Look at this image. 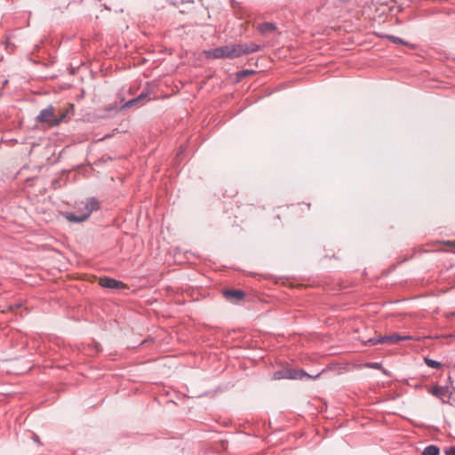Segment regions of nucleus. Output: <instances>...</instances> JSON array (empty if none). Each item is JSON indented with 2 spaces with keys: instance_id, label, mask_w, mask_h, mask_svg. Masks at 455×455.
<instances>
[{
  "instance_id": "f257e3e1",
  "label": "nucleus",
  "mask_w": 455,
  "mask_h": 455,
  "mask_svg": "<svg viewBox=\"0 0 455 455\" xmlns=\"http://www.w3.org/2000/svg\"><path fill=\"white\" fill-rule=\"evenodd\" d=\"M259 49L260 46L255 43L232 44L205 51L204 55L207 59H235L256 52Z\"/></svg>"
},
{
  "instance_id": "f03ea898",
  "label": "nucleus",
  "mask_w": 455,
  "mask_h": 455,
  "mask_svg": "<svg viewBox=\"0 0 455 455\" xmlns=\"http://www.w3.org/2000/svg\"><path fill=\"white\" fill-rule=\"evenodd\" d=\"M100 208V203L99 201L94 198V197H91V198H88L84 208L78 212H68L67 214V219L70 221V222H75V223H80V222H83L85 220H87L90 215L99 210Z\"/></svg>"
},
{
  "instance_id": "7ed1b4c3",
  "label": "nucleus",
  "mask_w": 455,
  "mask_h": 455,
  "mask_svg": "<svg viewBox=\"0 0 455 455\" xmlns=\"http://www.w3.org/2000/svg\"><path fill=\"white\" fill-rule=\"evenodd\" d=\"M303 377L312 378L309 374L306 373L301 370H294L291 368L283 369L281 371H277L274 372L273 379L275 380L283 379H300Z\"/></svg>"
},
{
  "instance_id": "20e7f679",
  "label": "nucleus",
  "mask_w": 455,
  "mask_h": 455,
  "mask_svg": "<svg viewBox=\"0 0 455 455\" xmlns=\"http://www.w3.org/2000/svg\"><path fill=\"white\" fill-rule=\"evenodd\" d=\"M410 336H402L398 334L379 336L378 338H372L366 341V344L376 345V344H393L402 340L410 339Z\"/></svg>"
},
{
  "instance_id": "39448f33",
  "label": "nucleus",
  "mask_w": 455,
  "mask_h": 455,
  "mask_svg": "<svg viewBox=\"0 0 455 455\" xmlns=\"http://www.w3.org/2000/svg\"><path fill=\"white\" fill-rule=\"evenodd\" d=\"M223 297L231 303H238L244 299L246 293L239 289L226 288L221 290Z\"/></svg>"
},
{
  "instance_id": "423d86ee",
  "label": "nucleus",
  "mask_w": 455,
  "mask_h": 455,
  "mask_svg": "<svg viewBox=\"0 0 455 455\" xmlns=\"http://www.w3.org/2000/svg\"><path fill=\"white\" fill-rule=\"evenodd\" d=\"M54 117H55V115H54V108L52 106H48L46 107L45 108H43L36 119L38 122L40 123H46V124H49L51 126H52V122H54Z\"/></svg>"
},
{
  "instance_id": "0eeeda50",
  "label": "nucleus",
  "mask_w": 455,
  "mask_h": 455,
  "mask_svg": "<svg viewBox=\"0 0 455 455\" xmlns=\"http://www.w3.org/2000/svg\"><path fill=\"white\" fill-rule=\"evenodd\" d=\"M276 27L271 22H263L258 26V29L261 34H267L275 30Z\"/></svg>"
},
{
  "instance_id": "6e6552de",
  "label": "nucleus",
  "mask_w": 455,
  "mask_h": 455,
  "mask_svg": "<svg viewBox=\"0 0 455 455\" xmlns=\"http://www.w3.org/2000/svg\"><path fill=\"white\" fill-rule=\"evenodd\" d=\"M148 97V93L146 92H141L138 97L134 98V99H132L130 100H128L125 104H124V107H127V108H132L133 107L134 105H136L137 103H139L140 101H141L142 100L146 99Z\"/></svg>"
},
{
  "instance_id": "1a4fd4ad",
  "label": "nucleus",
  "mask_w": 455,
  "mask_h": 455,
  "mask_svg": "<svg viewBox=\"0 0 455 455\" xmlns=\"http://www.w3.org/2000/svg\"><path fill=\"white\" fill-rule=\"evenodd\" d=\"M448 389L446 387H441L438 386L433 387L431 394L437 397H443L447 395Z\"/></svg>"
},
{
  "instance_id": "9d476101",
  "label": "nucleus",
  "mask_w": 455,
  "mask_h": 455,
  "mask_svg": "<svg viewBox=\"0 0 455 455\" xmlns=\"http://www.w3.org/2000/svg\"><path fill=\"white\" fill-rule=\"evenodd\" d=\"M439 449L435 445L427 446L424 449L422 455H438Z\"/></svg>"
},
{
  "instance_id": "9b49d317",
  "label": "nucleus",
  "mask_w": 455,
  "mask_h": 455,
  "mask_svg": "<svg viewBox=\"0 0 455 455\" xmlns=\"http://www.w3.org/2000/svg\"><path fill=\"white\" fill-rule=\"evenodd\" d=\"M424 361H425L426 364L431 368L439 369L442 366L441 363L435 361L433 359H430V358L426 357V358H424Z\"/></svg>"
},
{
  "instance_id": "f8f14e48",
  "label": "nucleus",
  "mask_w": 455,
  "mask_h": 455,
  "mask_svg": "<svg viewBox=\"0 0 455 455\" xmlns=\"http://www.w3.org/2000/svg\"><path fill=\"white\" fill-rule=\"evenodd\" d=\"M66 118H67V114L66 113H62L60 116H55L54 117V122H52V126L59 125L60 123L65 121Z\"/></svg>"
},
{
  "instance_id": "ddd939ff",
  "label": "nucleus",
  "mask_w": 455,
  "mask_h": 455,
  "mask_svg": "<svg viewBox=\"0 0 455 455\" xmlns=\"http://www.w3.org/2000/svg\"><path fill=\"white\" fill-rule=\"evenodd\" d=\"M99 284H115V285H117V284H124L122 282L120 281H116V280H113V279H107V282L104 281V279H100V282H99Z\"/></svg>"
},
{
  "instance_id": "4468645a",
  "label": "nucleus",
  "mask_w": 455,
  "mask_h": 455,
  "mask_svg": "<svg viewBox=\"0 0 455 455\" xmlns=\"http://www.w3.org/2000/svg\"><path fill=\"white\" fill-rule=\"evenodd\" d=\"M387 37L395 44H407V43H405L403 39L400 37L395 36H387Z\"/></svg>"
},
{
  "instance_id": "2eb2a0df",
  "label": "nucleus",
  "mask_w": 455,
  "mask_h": 455,
  "mask_svg": "<svg viewBox=\"0 0 455 455\" xmlns=\"http://www.w3.org/2000/svg\"><path fill=\"white\" fill-rule=\"evenodd\" d=\"M446 455H455V447H451L445 451Z\"/></svg>"
},
{
  "instance_id": "dca6fc26",
  "label": "nucleus",
  "mask_w": 455,
  "mask_h": 455,
  "mask_svg": "<svg viewBox=\"0 0 455 455\" xmlns=\"http://www.w3.org/2000/svg\"><path fill=\"white\" fill-rule=\"evenodd\" d=\"M446 244L455 247V241H448L446 242Z\"/></svg>"
}]
</instances>
